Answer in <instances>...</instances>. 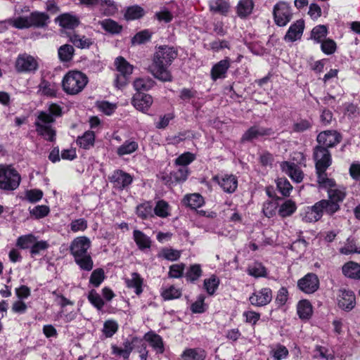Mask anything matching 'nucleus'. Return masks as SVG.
I'll return each instance as SVG.
<instances>
[{"label":"nucleus","mask_w":360,"mask_h":360,"mask_svg":"<svg viewBox=\"0 0 360 360\" xmlns=\"http://www.w3.org/2000/svg\"><path fill=\"white\" fill-rule=\"evenodd\" d=\"M177 56L178 51L173 46L161 45L156 47L150 66L155 77L162 82L171 81L172 75L168 68Z\"/></svg>","instance_id":"f257e3e1"},{"label":"nucleus","mask_w":360,"mask_h":360,"mask_svg":"<svg viewBox=\"0 0 360 360\" xmlns=\"http://www.w3.org/2000/svg\"><path fill=\"white\" fill-rule=\"evenodd\" d=\"M91 247V240L86 236L75 238L70 244V250L75 258V262L85 271L93 269V261L88 250Z\"/></svg>","instance_id":"f03ea898"},{"label":"nucleus","mask_w":360,"mask_h":360,"mask_svg":"<svg viewBox=\"0 0 360 360\" xmlns=\"http://www.w3.org/2000/svg\"><path fill=\"white\" fill-rule=\"evenodd\" d=\"M21 177L11 165H0V189L14 191L20 185Z\"/></svg>","instance_id":"7ed1b4c3"},{"label":"nucleus","mask_w":360,"mask_h":360,"mask_svg":"<svg viewBox=\"0 0 360 360\" xmlns=\"http://www.w3.org/2000/svg\"><path fill=\"white\" fill-rule=\"evenodd\" d=\"M88 82L87 76L81 71H70L63 77V90H83Z\"/></svg>","instance_id":"20e7f679"},{"label":"nucleus","mask_w":360,"mask_h":360,"mask_svg":"<svg viewBox=\"0 0 360 360\" xmlns=\"http://www.w3.org/2000/svg\"><path fill=\"white\" fill-rule=\"evenodd\" d=\"M53 122L54 118L53 116L44 111L39 112L37 120L35 122L36 130L38 134L50 141L54 140L56 135L55 131L50 125V124Z\"/></svg>","instance_id":"39448f33"},{"label":"nucleus","mask_w":360,"mask_h":360,"mask_svg":"<svg viewBox=\"0 0 360 360\" xmlns=\"http://www.w3.org/2000/svg\"><path fill=\"white\" fill-rule=\"evenodd\" d=\"M292 15L291 6L285 1H279L274 6L273 17L275 24L278 27L287 25L292 20Z\"/></svg>","instance_id":"423d86ee"},{"label":"nucleus","mask_w":360,"mask_h":360,"mask_svg":"<svg viewBox=\"0 0 360 360\" xmlns=\"http://www.w3.org/2000/svg\"><path fill=\"white\" fill-rule=\"evenodd\" d=\"M117 70L120 73L115 82L117 88H122L127 84V77L132 74L133 66L122 56H118L115 60Z\"/></svg>","instance_id":"0eeeda50"},{"label":"nucleus","mask_w":360,"mask_h":360,"mask_svg":"<svg viewBox=\"0 0 360 360\" xmlns=\"http://www.w3.org/2000/svg\"><path fill=\"white\" fill-rule=\"evenodd\" d=\"M15 70L18 72H35L39 64L37 60L27 53L19 54L15 60Z\"/></svg>","instance_id":"6e6552de"},{"label":"nucleus","mask_w":360,"mask_h":360,"mask_svg":"<svg viewBox=\"0 0 360 360\" xmlns=\"http://www.w3.org/2000/svg\"><path fill=\"white\" fill-rule=\"evenodd\" d=\"M316 170H326L332 163L331 155L325 147L317 146L314 149Z\"/></svg>","instance_id":"1a4fd4ad"},{"label":"nucleus","mask_w":360,"mask_h":360,"mask_svg":"<svg viewBox=\"0 0 360 360\" xmlns=\"http://www.w3.org/2000/svg\"><path fill=\"white\" fill-rule=\"evenodd\" d=\"M297 286L305 293H314L319 287V279L315 274L309 273L298 281Z\"/></svg>","instance_id":"9d476101"},{"label":"nucleus","mask_w":360,"mask_h":360,"mask_svg":"<svg viewBox=\"0 0 360 360\" xmlns=\"http://www.w3.org/2000/svg\"><path fill=\"white\" fill-rule=\"evenodd\" d=\"M231 59L225 57L215 63L211 68L210 77L212 81L224 79L227 77V72L231 67Z\"/></svg>","instance_id":"9b49d317"},{"label":"nucleus","mask_w":360,"mask_h":360,"mask_svg":"<svg viewBox=\"0 0 360 360\" xmlns=\"http://www.w3.org/2000/svg\"><path fill=\"white\" fill-rule=\"evenodd\" d=\"M342 136L336 131L327 130L321 132L317 136V141L321 146L331 148L341 141Z\"/></svg>","instance_id":"f8f14e48"},{"label":"nucleus","mask_w":360,"mask_h":360,"mask_svg":"<svg viewBox=\"0 0 360 360\" xmlns=\"http://www.w3.org/2000/svg\"><path fill=\"white\" fill-rule=\"evenodd\" d=\"M338 307L345 311H349L356 304L355 295L352 290L340 289L338 298Z\"/></svg>","instance_id":"ddd939ff"},{"label":"nucleus","mask_w":360,"mask_h":360,"mask_svg":"<svg viewBox=\"0 0 360 360\" xmlns=\"http://www.w3.org/2000/svg\"><path fill=\"white\" fill-rule=\"evenodd\" d=\"M305 27L304 20L300 19L290 25L284 36L287 42H294L301 39Z\"/></svg>","instance_id":"4468645a"},{"label":"nucleus","mask_w":360,"mask_h":360,"mask_svg":"<svg viewBox=\"0 0 360 360\" xmlns=\"http://www.w3.org/2000/svg\"><path fill=\"white\" fill-rule=\"evenodd\" d=\"M272 291L269 288H264L255 292L249 298L250 303L256 307H263L271 302Z\"/></svg>","instance_id":"2eb2a0df"},{"label":"nucleus","mask_w":360,"mask_h":360,"mask_svg":"<svg viewBox=\"0 0 360 360\" xmlns=\"http://www.w3.org/2000/svg\"><path fill=\"white\" fill-rule=\"evenodd\" d=\"M274 131L271 128H264L255 125L250 127L243 135L241 141H252L260 136H271Z\"/></svg>","instance_id":"dca6fc26"},{"label":"nucleus","mask_w":360,"mask_h":360,"mask_svg":"<svg viewBox=\"0 0 360 360\" xmlns=\"http://www.w3.org/2000/svg\"><path fill=\"white\" fill-rule=\"evenodd\" d=\"M281 167L283 172L288 174L292 181L300 183L304 178V173L294 162L284 161L281 163Z\"/></svg>","instance_id":"f3484780"},{"label":"nucleus","mask_w":360,"mask_h":360,"mask_svg":"<svg viewBox=\"0 0 360 360\" xmlns=\"http://www.w3.org/2000/svg\"><path fill=\"white\" fill-rule=\"evenodd\" d=\"M153 103L152 96L144 91H136L132 99L133 105L139 110H147Z\"/></svg>","instance_id":"a211bd4d"},{"label":"nucleus","mask_w":360,"mask_h":360,"mask_svg":"<svg viewBox=\"0 0 360 360\" xmlns=\"http://www.w3.org/2000/svg\"><path fill=\"white\" fill-rule=\"evenodd\" d=\"M110 180L114 184L115 187L124 189L131 184L133 178L129 174L118 169L114 172Z\"/></svg>","instance_id":"6ab92c4d"},{"label":"nucleus","mask_w":360,"mask_h":360,"mask_svg":"<svg viewBox=\"0 0 360 360\" xmlns=\"http://www.w3.org/2000/svg\"><path fill=\"white\" fill-rule=\"evenodd\" d=\"M213 179L219 184L225 192L233 193L237 188V179L232 174H225L221 176H215Z\"/></svg>","instance_id":"aec40b11"},{"label":"nucleus","mask_w":360,"mask_h":360,"mask_svg":"<svg viewBox=\"0 0 360 360\" xmlns=\"http://www.w3.org/2000/svg\"><path fill=\"white\" fill-rule=\"evenodd\" d=\"M50 17L45 12L32 11L29 15L30 27L44 28L49 23Z\"/></svg>","instance_id":"412c9836"},{"label":"nucleus","mask_w":360,"mask_h":360,"mask_svg":"<svg viewBox=\"0 0 360 360\" xmlns=\"http://www.w3.org/2000/svg\"><path fill=\"white\" fill-rule=\"evenodd\" d=\"M57 19L58 20L59 25L68 30H74L80 24L79 18L69 13L60 15Z\"/></svg>","instance_id":"4be33fe9"},{"label":"nucleus","mask_w":360,"mask_h":360,"mask_svg":"<svg viewBox=\"0 0 360 360\" xmlns=\"http://www.w3.org/2000/svg\"><path fill=\"white\" fill-rule=\"evenodd\" d=\"M208 6L210 12L224 16L228 14L230 8L227 0H210Z\"/></svg>","instance_id":"5701e85b"},{"label":"nucleus","mask_w":360,"mask_h":360,"mask_svg":"<svg viewBox=\"0 0 360 360\" xmlns=\"http://www.w3.org/2000/svg\"><path fill=\"white\" fill-rule=\"evenodd\" d=\"M146 11L141 6L135 4L127 6L124 13V18L127 21H133L142 18Z\"/></svg>","instance_id":"b1692460"},{"label":"nucleus","mask_w":360,"mask_h":360,"mask_svg":"<svg viewBox=\"0 0 360 360\" xmlns=\"http://www.w3.org/2000/svg\"><path fill=\"white\" fill-rule=\"evenodd\" d=\"M99 25L104 31L112 35L119 34L123 30V26L111 18L99 21Z\"/></svg>","instance_id":"393cba45"},{"label":"nucleus","mask_w":360,"mask_h":360,"mask_svg":"<svg viewBox=\"0 0 360 360\" xmlns=\"http://www.w3.org/2000/svg\"><path fill=\"white\" fill-rule=\"evenodd\" d=\"M254 2L252 0H240L236 6V13L241 19L249 16L253 11Z\"/></svg>","instance_id":"a878e982"},{"label":"nucleus","mask_w":360,"mask_h":360,"mask_svg":"<svg viewBox=\"0 0 360 360\" xmlns=\"http://www.w3.org/2000/svg\"><path fill=\"white\" fill-rule=\"evenodd\" d=\"M144 339L150 343V346L158 354H162L164 352L163 341L159 335L150 332L145 335Z\"/></svg>","instance_id":"bb28decb"},{"label":"nucleus","mask_w":360,"mask_h":360,"mask_svg":"<svg viewBox=\"0 0 360 360\" xmlns=\"http://www.w3.org/2000/svg\"><path fill=\"white\" fill-rule=\"evenodd\" d=\"M343 274L351 278L360 279V264L354 262H349L342 266Z\"/></svg>","instance_id":"cd10ccee"},{"label":"nucleus","mask_w":360,"mask_h":360,"mask_svg":"<svg viewBox=\"0 0 360 360\" xmlns=\"http://www.w3.org/2000/svg\"><path fill=\"white\" fill-rule=\"evenodd\" d=\"M126 285L129 288H134L136 295L142 292L143 279L138 273L134 272L131 277L125 279Z\"/></svg>","instance_id":"c85d7f7f"},{"label":"nucleus","mask_w":360,"mask_h":360,"mask_svg":"<svg viewBox=\"0 0 360 360\" xmlns=\"http://www.w3.org/2000/svg\"><path fill=\"white\" fill-rule=\"evenodd\" d=\"M206 353L201 349H186L181 354L182 360H205Z\"/></svg>","instance_id":"c756f323"},{"label":"nucleus","mask_w":360,"mask_h":360,"mask_svg":"<svg viewBox=\"0 0 360 360\" xmlns=\"http://www.w3.org/2000/svg\"><path fill=\"white\" fill-rule=\"evenodd\" d=\"M69 37L70 41L78 49H89L93 44L91 39L86 38L85 36H80L77 34H73Z\"/></svg>","instance_id":"7c9ffc66"},{"label":"nucleus","mask_w":360,"mask_h":360,"mask_svg":"<svg viewBox=\"0 0 360 360\" xmlns=\"http://www.w3.org/2000/svg\"><path fill=\"white\" fill-rule=\"evenodd\" d=\"M58 54L61 62H69L72 60L74 56L75 49L72 45L64 44L59 47Z\"/></svg>","instance_id":"2f4dec72"},{"label":"nucleus","mask_w":360,"mask_h":360,"mask_svg":"<svg viewBox=\"0 0 360 360\" xmlns=\"http://www.w3.org/2000/svg\"><path fill=\"white\" fill-rule=\"evenodd\" d=\"M153 32L148 29L138 32L131 39V45L143 44L150 41Z\"/></svg>","instance_id":"473e14b6"},{"label":"nucleus","mask_w":360,"mask_h":360,"mask_svg":"<svg viewBox=\"0 0 360 360\" xmlns=\"http://www.w3.org/2000/svg\"><path fill=\"white\" fill-rule=\"evenodd\" d=\"M134 239L140 250L150 248L151 241L150 238L139 230L134 231Z\"/></svg>","instance_id":"72a5a7b5"},{"label":"nucleus","mask_w":360,"mask_h":360,"mask_svg":"<svg viewBox=\"0 0 360 360\" xmlns=\"http://www.w3.org/2000/svg\"><path fill=\"white\" fill-rule=\"evenodd\" d=\"M94 133L91 131H87L83 136L77 138V143L84 149H89L91 146H94Z\"/></svg>","instance_id":"f704fd0d"},{"label":"nucleus","mask_w":360,"mask_h":360,"mask_svg":"<svg viewBox=\"0 0 360 360\" xmlns=\"http://www.w3.org/2000/svg\"><path fill=\"white\" fill-rule=\"evenodd\" d=\"M297 314L300 319H308L312 314V307L307 300H302L297 304Z\"/></svg>","instance_id":"c9c22d12"},{"label":"nucleus","mask_w":360,"mask_h":360,"mask_svg":"<svg viewBox=\"0 0 360 360\" xmlns=\"http://www.w3.org/2000/svg\"><path fill=\"white\" fill-rule=\"evenodd\" d=\"M184 203L192 209L201 207L204 203L203 198L198 193L187 195L184 198Z\"/></svg>","instance_id":"e433bc0d"},{"label":"nucleus","mask_w":360,"mask_h":360,"mask_svg":"<svg viewBox=\"0 0 360 360\" xmlns=\"http://www.w3.org/2000/svg\"><path fill=\"white\" fill-rule=\"evenodd\" d=\"M155 82L150 77L138 78L134 82V90H150L155 86Z\"/></svg>","instance_id":"4c0bfd02"},{"label":"nucleus","mask_w":360,"mask_h":360,"mask_svg":"<svg viewBox=\"0 0 360 360\" xmlns=\"http://www.w3.org/2000/svg\"><path fill=\"white\" fill-rule=\"evenodd\" d=\"M328 34V27L323 25L315 26L311 32V38L316 43H320L325 39Z\"/></svg>","instance_id":"58836bf2"},{"label":"nucleus","mask_w":360,"mask_h":360,"mask_svg":"<svg viewBox=\"0 0 360 360\" xmlns=\"http://www.w3.org/2000/svg\"><path fill=\"white\" fill-rule=\"evenodd\" d=\"M137 148V142L134 141H127L117 148V153L120 156L129 155L136 151Z\"/></svg>","instance_id":"ea45409f"},{"label":"nucleus","mask_w":360,"mask_h":360,"mask_svg":"<svg viewBox=\"0 0 360 360\" xmlns=\"http://www.w3.org/2000/svg\"><path fill=\"white\" fill-rule=\"evenodd\" d=\"M328 199L332 202H336L340 205L346 196V191L345 188H330L328 190Z\"/></svg>","instance_id":"a19ab883"},{"label":"nucleus","mask_w":360,"mask_h":360,"mask_svg":"<svg viewBox=\"0 0 360 360\" xmlns=\"http://www.w3.org/2000/svg\"><path fill=\"white\" fill-rule=\"evenodd\" d=\"M320 44L322 52L326 55H331L337 50V44L332 39H325Z\"/></svg>","instance_id":"79ce46f5"},{"label":"nucleus","mask_w":360,"mask_h":360,"mask_svg":"<svg viewBox=\"0 0 360 360\" xmlns=\"http://www.w3.org/2000/svg\"><path fill=\"white\" fill-rule=\"evenodd\" d=\"M295 210V203L293 201L288 200L281 206L278 210V213L281 217H285L291 215Z\"/></svg>","instance_id":"37998d69"},{"label":"nucleus","mask_w":360,"mask_h":360,"mask_svg":"<svg viewBox=\"0 0 360 360\" xmlns=\"http://www.w3.org/2000/svg\"><path fill=\"white\" fill-rule=\"evenodd\" d=\"M340 252L344 255L352 253L360 254V247H357L353 239L349 238L344 247L340 249Z\"/></svg>","instance_id":"c03bdc74"},{"label":"nucleus","mask_w":360,"mask_h":360,"mask_svg":"<svg viewBox=\"0 0 360 360\" xmlns=\"http://www.w3.org/2000/svg\"><path fill=\"white\" fill-rule=\"evenodd\" d=\"M36 238L32 234L22 236L18 238L17 245L22 249L31 248Z\"/></svg>","instance_id":"a18cd8bd"},{"label":"nucleus","mask_w":360,"mask_h":360,"mask_svg":"<svg viewBox=\"0 0 360 360\" xmlns=\"http://www.w3.org/2000/svg\"><path fill=\"white\" fill-rule=\"evenodd\" d=\"M320 201H321V205H323V212L328 215L331 216V215L334 214L340 208L339 204L332 202L329 199L321 200Z\"/></svg>","instance_id":"49530a36"},{"label":"nucleus","mask_w":360,"mask_h":360,"mask_svg":"<svg viewBox=\"0 0 360 360\" xmlns=\"http://www.w3.org/2000/svg\"><path fill=\"white\" fill-rule=\"evenodd\" d=\"M219 284V279L215 276L204 281V288L209 295H213Z\"/></svg>","instance_id":"de8ad7c7"},{"label":"nucleus","mask_w":360,"mask_h":360,"mask_svg":"<svg viewBox=\"0 0 360 360\" xmlns=\"http://www.w3.org/2000/svg\"><path fill=\"white\" fill-rule=\"evenodd\" d=\"M276 185L278 189L280 191L283 195L288 196L290 195V192L292 190V186L286 179H278L276 181Z\"/></svg>","instance_id":"09e8293b"},{"label":"nucleus","mask_w":360,"mask_h":360,"mask_svg":"<svg viewBox=\"0 0 360 360\" xmlns=\"http://www.w3.org/2000/svg\"><path fill=\"white\" fill-rule=\"evenodd\" d=\"M202 270L199 264L191 265L186 274V277L191 281H195L200 277Z\"/></svg>","instance_id":"8fccbe9b"},{"label":"nucleus","mask_w":360,"mask_h":360,"mask_svg":"<svg viewBox=\"0 0 360 360\" xmlns=\"http://www.w3.org/2000/svg\"><path fill=\"white\" fill-rule=\"evenodd\" d=\"M248 274L255 277H262L266 276V269L260 263H255L252 266L248 267Z\"/></svg>","instance_id":"3c124183"},{"label":"nucleus","mask_w":360,"mask_h":360,"mask_svg":"<svg viewBox=\"0 0 360 360\" xmlns=\"http://www.w3.org/2000/svg\"><path fill=\"white\" fill-rule=\"evenodd\" d=\"M117 328L118 326L115 321L108 320L104 323L103 333L105 337L110 338L117 332Z\"/></svg>","instance_id":"603ef678"},{"label":"nucleus","mask_w":360,"mask_h":360,"mask_svg":"<svg viewBox=\"0 0 360 360\" xmlns=\"http://www.w3.org/2000/svg\"><path fill=\"white\" fill-rule=\"evenodd\" d=\"M188 173L187 167H181L177 171L172 173V177L176 182L180 183L186 180Z\"/></svg>","instance_id":"864d4df0"},{"label":"nucleus","mask_w":360,"mask_h":360,"mask_svg":"<svg viewBox=\"0 0 360 360\" xmlns=\"http://www.w3.org/2000/svg\"><path fill=\"white\" fill-rule=\"evenodd\" d=\"M168 207L169 205L167 202L160 200L157 202L154 212L157 216L164 218L169 215Z\"/></svg>","instance_id":"5fc2aeb1"},{"label":"nucleus","mask_w":360,"mask_h":360,"mask_svg":"<svg viewBox=\"0 0 360 360\" xmlns=\"http://www.w3.org/2000/svg\"><path fill=\"white\" fill-rule=\"evenodd\" d=\"M105 275L104 271L102 269H97L94 270L90 277V283L95 287H98L104 280Z\"/></svg>","instance_id":"6e6d98bb"},{"label":"nucleus","mask_w":360,"mask_h":360,"mask_svg":"<svg viewBox=\"0 0 360 360\" xmlns=\"http://www.w3.org/2000/svg\"><path fill=\"white\" fill-rule=\"evenodd\" d=\"M88 299L89 302L98 309L101 310L103 308L104 302L95 290H93L89 292Z\"/></svg>","instance_id":"4d7b16f0"},{"label":"nucleus","mask_w":360,"mask_h":360,"mask_svg":"<svg viewBox=\"0 0 360 360\" xmlns=\"http://www.w3.org/2000/svg\"><path fill=\"white\" fill-rule=\"evenodd\" d=\"M277 207L278 204L276 202L267 201L264 202L262 210L264 214L268 218L273 217L276 214Z\"/></svg>","instance_id":"13d9d810"},{"label":"nucleus","mask_w":360,"mask_h":360,"mask_svg":"<svg viewBox=\"0 0 360 360\" xmlns=\"http://www.w3.org/2000/svg\"><path fill=\"white\" fill-rule=\"evenodd\" d=\"M184 269V264H173L169 267V276L175 278H180L183 276Z\"/></svg>","instance_id":"bf43d9fd"},{"label":"nucleus","mask_w":360,"mask_h":360,"mask_svg":"<svg viewBox=\"0 0 360 360\" xmlns=\"http://www.w3.org/2000/svg\"><path fill=\"white\" fill-rule=\"evenodd\" d=\"M161 254L165 259L169 261H176L181 256L180 251L169 248L163 249Z\"/></svg>","instance_id":"052dcab7"},{"label":"nucleus","mask_w":360,"mask_h":360,"mask_svg":"<svg viewBox=\"0 0 360 360\" xmlns=\"http://www.w3.org/2000/svg\"><path fill=\"white\" fill-rule=\"evenodd\" d=\"M181 295L179 289L176 288L174 286L169 287L168 289L164 290L162 293V297L165 300H172L179 298Z\"/></svg>","instance_id":"680f3d73"},{"label":"nucleus","mask_w":360,"mask_h":360,"mask_svg":"<svg viewBox=\"0 0 360 360\" xmlns=\"http://www.w3.org/2000/svg\"><path fill=\"white\" fill-rule=\"evenodd\" d=\"M205 296L200 295L197 300L192 304L191 309L193 313H202L205 311L204 305Z\"/></svg>","instance_id":"e2e57ef3"},{"label":"nucleus","mask_w":360,"mask_h":360,"mask_svg":"<svg viewBox=\"0 0 360 360\" xmlns=\"http://www.w3.org/2000/svg\"><path fill=\"white\" fill-rule=\"evenodd\" d=\"M194 160V156L191 153H185L181 155L179 158H177L175 160L176 165H180L181 167H186L189 163H191Z\"/></svg>","instance_id":"0e129e2a"},{"label":"nucleus","mask_w":360,"mask_h":360,"mask_svg":"<svg viewBox=\"0 0 360 360\" xmlns=\"http://www.w3.org/2000/svg\"><path fill=\"white\" fill-rule=\"evenodd\" d=\"M151 212L152 207L148 203L140 205L136 208V213L138 216L142 219H146L150 216Z\"/></svg>","instance_id":"69168bd1"},{"label":"nucleus","mask_w":360,"mask_h":360,"mask_svg":"<svg viewBox=\"0 0 360 360\" xmlns=\"http://www.w3.org/2000/svg\"><path fill=\"white\" fill-rule=\"evenodd\" d=\"M13 26L17 29L22 30L30 27V22L28 17H18L13 20Z\"/></svg>","instance_id":"338daca9"},{"label":"nucleus","mask_w":360,"mask_h":360,"mask_svg":"<svg viewBox=\"0 0 360 360\" xmlns=\"http://www.w3.org/2000/svg\"><path fill=\"white\" fill-rule=\"evenodd\" d=\"M26 198L30 202H36L40 200L43 196V192L41 190L32 189L26 192Z\"/></svg>","instance_id":"774afa93"}]
</instances>
